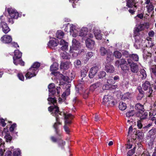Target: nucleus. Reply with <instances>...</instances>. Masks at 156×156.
<instances>
[{
  "instance_id": "39",
  "label": "nucleus",
  "mask_w": 156,
  "mask_h": 156,
  "mask_svg": "<svg viewBox=\"0 0 156 156\" xmlns=\"http://www.w3.org/2000/svg\"><path fill=\"white\" fill-rule=\"evenodd\" d=\"M136 112L133 110L130 111L126 113V115L127 117H132L135 115Z\"/></svg>"
},
{
  "instance_id": "31",
  "label": "nucleus",
  "mask_w": 156,
  "mask_h": 156,
  "mask_svg": "<svg viewBox=\"0 0 156 156\" xmlns=\"http://www.w3.org/2000/svg\"><path fill=\"white\" fill-rule=\"evenodd\" d=\"M69 64L68 62H62L60 65V69H66L69 68Z\"/></svg>"
},
{
  "instance_id": "14",
  "label": "nucleus",
  "mask_w": 156,
  "mask_h": 156,
  "mask_svg": "<svg viewBox=\"0 0 156 156\" xmlns=\"http://www.w3.org/2000/svg\"><path fill=\"white\" fill-rule=\"evenodd\" d=\"M121 67L122 70H126L128 69L127 63L126 60L124 58H122L120 59Z\"/></svg>"
},
{
  "instance_id": "10",
  "label": "nucleus",
  "mask_w": 156,
  "mask_h": 156,
  "mask_svg": "<svg viewBox=\"0 0 156 156\" xmlns=\"http://www.w3.org/2000/svg\"><path fill=\"white\" fill-rule=\"evenodd\" d=\"M156 133V129L154 128L150 130L148 135L147 139H150L151 142H152L155 138V135Z\"/></svg>"
},
{
  "instance_id": "16",
  "label": "nucleus",
  "mask_w": 156,
  "mask_h": 156,
  "mask_svg": "<svg viewBox=\"0 0 156 156\" xmlns=\"http://www.w3.org/2000/svg\"><path fill=\"white\" fill-rule=\"evenodd\" d=\"M8 132V130L7 129L4 128V129L2 132V134L5 135L4 137L7 142H10L12 140V137L8 133H6Z\"/></svg>"
},
{
  "instance_id": "38",
  "label": "nucleus",
  "mask_w": 156,
  "mask_h": 156,
  "mask_svg": "<svg viewBox=\"0 0 156 156\" xmlns=\"http://www.w3.org/2000/svg\"><path fill=\"white\" fill-rule=\"evenodd\" d=\"M127 107V106L126 103L121 102L119 105V109L121 110H124Z\"/></svg>"
},
{
  "instance_id": "30",
  "label": "nucleus",
  "mask_w": 156,
  "mask_h": 156,
  "mask_svg": "<svg viewBox=\"0 0 156 156\" xmlns=\"http://www.w3.org/2000/svg\"><path fill=\"white\" fill-rule=\"evenodd\" d=\"M109 51H110L109 50H106L104 47H101L100 50V52L101 56H104L106 54H107Z\"/></svg>"
},
{
  "instance_id": "35",
  "label": "nucleus",
  "mask_w": 156,
  "mask_h": 156,
  "mask_svg": "<svg viewBox=\"0 0 156 156\" xmlns=\"http://www.w3.org/2000/svg\"><path fill=\"white\" fill-rule=\"evenodd\" d=\"M140 76L142 80L144 79L147 77V74L145 71L143 69L140 70Z\"/></svg>"
},
{
  "instance_id": "24",
  "label": "nucleus",
  "mask_w": 156,
  "mask_h": 156,
  "mask_svg": "<svg viewBox=\"0 0 156 156\" xmlns=\"http://www.w3.org/2000/svg\"><path fill=\"white\" fill-rule=\"evenodd\" d=\"M94 34L96 39L101 40L102 38V34L101 33L100 31L97 29H95L94 31Z\"/></svg>"
},
{
  "instance_id": "46",
  "label": "nucleus",
  "mask_w": 156,
  "mask_h": 156,
  "mask_svg": "<svg viewBox=\"0 0 156 156\" xmlns=\"http://www.w3.org/2000/svg\"><path fill=\"white\" fill-rule=\"evenodd\" d=\"M141 113H140L139 116L141 119H145L147 116V112H144L143 113H141L142 115H141Z\"/></svg>"
},
{
  "instance_id": "52",
  "label": "nucleus",
  "mask_w": 156,
  "mask_h": 156,
  "mask_svg": "<svg viewBox=\"0 0 156 156\" xmlns=\"http://www.w3.org/2000/svg\"><path fill=\"white\" fill-rule=\"evenodd\" d=\"M135 135L137 136L138 138L142 139L143 138L144 134L141 132H138L137 133V132H136Z\"/></svg>"
},
{
  "instance_id": "13",
  "label": "nucleus",
  "mask_w": 156,
  "mask_h": 156,
  "mask_svg": "<svg viewBox=\"0 0 156 156\" xmlns=\"http://www.w3.org/2000/svg\"><path fill=\"white\" fill-rule=\"evenodd\" d=\"M87 47L91 49L95 47V42L90 38H88L86 41Z\"/></svg>"
},
{
  "instance_id": "56",
  "label": "nucleus",
  "mask_w": 156,
  "mask_h": 156,
  "mask_svg": "<svg viewBox=\"0 0 156 156\" xmlns=\"http://www.w3.org/2000/svg\"><path fill=\"white\" fill-rule=\"evenodd\" d=\"M17 76L20 80L22 81H23L24 80V77L22 73H18Z\"/></svg>"
},
{
  "instance_id": "57",
  "label": "nucleus",
  "mask_w": 156,
  "mask_h": 156,
  "mask_svg": "<svg viewBox=\"0 0 156 156\" xmlns=\"http://www.w3.org/2000/svg\"><path fill=\"white\" fill-rule=\"evenodd\" d=\"M61 77L64 81L66 82H69L68 80H69V78L67 76H65L62 75H61Z\"/></svg>"
},
{
  "instance_id": "48",
  "label": "nucleus",
  "mask_w": 156,
  "mask_h": 156,
  "mask_svg": "<svg viewBox=\"0 0 156 156\" xmlns=\"http://www.w3.org/2000/svg\"><path fill=\"white\" fill-rule=\"evenodd\" d=\"M136 148V147H134L133 149L129 150L127 153V156H131L135 152V150Z\"/></svg>"
},
{
  "instance_id": "36",
  "label": "nucleus",
  "mask_w": 156,
  "mask_h": 156,
  "mask_svg": "<svg viewBox=\"0 0 156 156\" xmlns=\"http://www.w3.org/2000/svg\"><path fill=\"white\" fill-rule=\"evenodd\" d=\"M58 64L57 63H54L50 67V70L51 71L57 70L58 68Z\"/></svg>"
},
{
  "instance_id": "49",
  "label": "nucleus",
  "mask_w": 156,
  "mask_h": 156,
  "mask_svg": "<svg viewBox=\"0 0 156 156\" xmlns=\"http://www.w3.org/2000/svg\"><path fill=\"white\" fill-rule=\"evenodd\" d=\"M88 71L87 69H83L81 71V76L83 77H85L86 75V73Z\"/></svg>"
},
{
  "instance_id": "50",
  "label": "nucleus",
  "mask_w": 156,
  "mask_h": 156,
  "mask_svg": "<svg viewBox=\"0 0 156 156\" xmlns=\"http://www.w3.org/2000/svg\"><path fill=\"white\" fill-rule=\"evenodd\" d=\"M106 74V73L105 72H101L98 75V77L100 79L102 78L105 76Z\"/></svg>"
},
{
  "instance_id": "1",
  "label": "nucleus",
  "mask_w": 156,
  "mask_h": 156,
  "mask_svg": "<svg viewBox=\"0 0 156 156\" xmlns=\"http://www.w3.org/2000/svg\"><path fill=\"white\" fill-rule=\"evenodd\" d=\"M48 100L49 102L53 103L54 104V106H51L48 107V111L50 112H52V114L55 117L56 122L54 125V127L57 132V125L61 124L59 122V115H62L64 117L66 120L65 121V125L64 126V128L66 132L67 133H69L70 132L68 128L67 124H69L71 123V120L73 118V116L70 114H65L62 112H61L59 111L58 107L55 105V103L56 102V100L51 98H49Z\"/></svg>"
},
{
  "instance_id": "45",
  "label": "nucleus",
  "mask_w": 156,
  "mask_h": 156,
  "mask_svg": "<svg viewBox=\"0 0 156 156\" xmlns=\"http://www.w3.org/2000/svg\"><path fill=\"white\" fill-rule=\"evenodd\" d=\"M20 154V151L19 149H17L13 152V156H19Z\"/></svg>"
},
{
  "instance_id": "8",
  "label": "nucleus",
  "mask_w": 156,
  "mask_h": 156,
  "mask_svg": "<svg viewBox=\"0 0 156 156\" xmlns=\"http://www.w3.org/2000/svg\"><path fill=\"white\" fill-rule=\"evenodd\" d=\"M9 16L12 18L17 19L19 16V14L14 9L9 8L7 9Z\"/></svg>"
},
{
  "instance_id": "23",
  "label": "nucleus",
  "mask_w": 156,
  "mask_h": 156,
  "mask_svg": "<svg viewBox=\"0 0 156 156\" xmlns=\"http://www.w3.org/2000/svg\"><path fill=\"white\" fill-rule=\"evenodd\" d=\"M87 33V29L86 27L82 28L81 29L79 33V36L82 37H86Z\"/></svg>"
},
{
  "instance_id": "19",
  "label": "nucleus",
  "mask_w": 156,
  "mask_h": 156,
  "mask_svg": "<svg viewBox=\"0 0 156 156\" xmlns=\"http://www.w3.org/2000/svg\"><path fill=\"white\" fill-rule=\"evenodd\" d=\"M55 40H52L49 41L48 44V47L51 48H53L57 46L58 43V41L54 38Z\"/></svg>"
},
{
  "instance_id": "51",
  "label": "nucleus",
  "mask_w": 156,
  "mask_h": 156,
  "mask_svg": "<svg viewBox=\"0 0 156 156\" xmlns=\"http://www.w3.org/2000/svg\"><path fill=\"white\" fill-rule=\"evenodd\" d=\"M148 44H146V46L151 48V49H152V47L154 46V44L152 41H150L147 42Z\"/></svg>"
},
{
  "instance_id": "3",
  "label": "nucleus",
  "mask_w": 156,
  "mask_h": 156,
  "mask_svg": "<svg viewBox=\"0 0 156 156\" xmlns=\"http://www.w3.org/2000/svg\"><path fill=\"white\" fill-rule=\"evenodd\" d=\"M40 66V63L36 62L34 63L28 70V72L25 75L27 79L31 78L36 75L38 71V68Z\"/></svg>"
},
{
  "instance_id": "11",
  "label": "nucleus",
  "mask_w": 156,
  "mask_h": 156,
  "mask_svg": "<svg viewBox=\"0 0 156 156\" xmlns=\"http://www.w3.org/2000/svg\"><path fill=\"white\" fill-rule=\"evenodd\" d=\"M22 56V53L19 50H16L14 51V55L13 57V63L16 65H18V63L16 61L21 58Z\"/></svg>"
},
{
  "instance_id": "9",
  "label": "nucleus",
  "mask_w": 156,
  "mask_h": 156,
  "mask_svg": "<svg viewBox=\"0 0 156 156\" xmlns=\"http://www.w3.org/2000/svg\"><path fill=\"white\" fill-rule=\"evenodd\" d=\"M135 42L134 44V46L136 49H139L141 48L142 46L143 40L140 38L137 34L135 35Z\"/></svg>"
},
{
  "instance_id": "44",
  "label": "nucleus",
  "mask_w": 156,
  "mask_h": 156,
  "mask_svg": "<svg viewBox=\"0 0 156 156\" xmlns=\"http://www.w3.org/2000/svg\"><path fill=\"white\" fill-rule=\"evenodd\" d=\"M151 71L156 77V66H152L151 68Z\"/></svg>"
},
{
  "instance_id": "28",
  "label": "nucleus",
  "mask_w": 156,
  "mask_h": 156,
  "mask_svg": "<svg viewBox=\"0 0 156 156\" xmlns=\"http://www.w3.org/2000/svg\"><path fill=\"white\" fill-rule=\"evenodd\" d=\"M105 69L107 72L108 73H113L115 70L114 66L111 65L106 66Z\"/></svg>"
},
{
  "instance_id": "29",
  "label": "nucleus",
  "mask_w": 156,
  "mask_h": 156,
  "mask_svg": "<svg viewBox=\"0 0 156 156\" xmlns=\"http://www.w3.org/2000/svg\"><path fill=\"white\" fill-rule=\"evenodd\" d=\"M117 85H105L103 87V88L106 90L108 89H115L117 87Z\"/></svg>"
},
{
  "instance_id": "6",
  "label": "nucleus",
  "mask_w": 156,
  "mask_h": 156,
  "mask_svg": "<svg viewBox=\"0 0 156 156\" xmlns=\"http://www.w3.org/2000/svg\"><path fill=\"white\" fill-rule=\"evenodd\" d=\"M128 64L129 65L131 71L133 73H136L139 70L138 66L135 63L132 62L130 59L127 60Z\"/></svg>"
},
{
  "instance_id": "63",
  "label": "nucleus",
  "mask_w": 156,
  "mask_h": 156,
  "mask_svg": "<svg viewBox=\"0 0 156 156\" xmlns=\"http://www.w3.org/2000/svg\"><path fill=\"white\" fill-rule=\"evenodd\" d=\"M7 18L8 20V22L9 23H11L12 24H13L14 23V21L13 20V19H14V18H12V17H10V18L9 16H8Z\"/></svg>"
},
{
  "instance_id": "55",
  "label": "nucleus",
  "mask_w": 156,
  "mask_h": 156,
  "mask_svg": "<svg viewBox=\"0 0 156 156\" xmlns=\"http://www.w3.org/2000/svg\"><path fill=\"white\" fill-rule=\"evenodd\" d=\"M68 47V44H66L62 46L61 49L62 50V52L65 51L67 49Z\"/></svg>"
},
{
  "instance_id": "42",
  "label": "nucleus",
  "mask_w": 156,
  "mask_h": 156,
  "mask_svg": "<svg viewBox=\"0 0 156 156\" xmlns=\"http://www.w3.org/2000/svg\"><path fill=\"white\" fill-rule=\"evenodd\" d=\"M153 50L151 51V52H149L147 50H144L143 51V53H144V56H147L148 57H150L151 56V54L152 52H153L154 51H153Z\"/></svg>"
},
{
  "instance_id": "37",
  "label": "nucleus",
  "mask_w": 156,
  "mask_h": 156,
  "mask_svg": "<svg viewBox=\"0 0 156 156\" xmlns=\"http://www.w3.org/2000/svg\"><path fill=\"white\" fill-rule=\"evenodd\" d=\"M131 94L130 93L128 92L122 95V98L124 100L129 99L131 97Z\"/></svg>"
},
{
  "instance_id": "17",
  "label": "nucleus",
  "mask_w": 156,
  "mask_h": 156,
  "mask_svg": "<svg viewBox=\"0 0 156 156\" xmlns=\"http://www.w3.org/2000/svg\"><path fill=\"white\" fill-rule=\"evenodd\" d=\"M71 87L70 84H68L66 85L65 87L66 89L65 92L63 93L62 96L63 98L65 99L66 97L68 96L70 94V89Z\"/></svg>"
},
{
  "instance_id": "7",
  "label": "nucleus",
  "mask_w": 156,
  "mask_h": 156,
  "mask_svg": "<svg viewBox=\"0 0 156 156\" xmlns=\"http://www.w3.org/2000/svg\"><path fill=\"white\" fill-rule=\"evenodd\" d=\"M102 104L104 105L107 104L114 105V102L113 101V98L110 95H108L104 96L103 99Z\"/></svg>"
},
{
  "instance_id": "61",
  "label": "nucleus",
  "mask_w": 156,
  "mask_h": 156,
  "mask_svg": "<svg viewBox=\"0 0 156 156\" xmlns=\"http://www.w3.org/2000/svg\"><path fill=\"white\" fill-rule=\"evenodd\" d=\"M0 123L3 127L5 126L6 125V123L5 122V120L2 119H0Z\"/></svg>"
},
{
  "instance_id": "22",
  "label": "nucleus",
  "mask_w": 156,
  "mask_h": 156,
  "mask_svg": "<svg viewBox=\"0 0 156 156\" xmlns=\"http://www.w3.org/2000/svg\"><path fill=\"white\" fill-rule=\"evenodd\" d=\"M49 91L51 94H54L56 92V88L54 83H51L48 86Z\"/></svg>"
},
{
  "instance_id": "26",
  "label": "nucleus",
  "mask_w": 156,
  "mask_h": 156,
  "mask_svg": "<svg viewBox=\"0 0 156 156\" xmlns=\"http://www.w3.org/2000/svg\"><path fill=\"white\" fill-rule=\"evenodd\" d=\"M60 56L64 59H69L71 58L70 55L66 51L61 52Z\"/></svg>"
},
{
  "instance_id": "47",
  "label": "nucleus",
  "mask_w": 156,
  "mask_h": 156,
  "mask_svg": "<svg viewBox=\"0 0 156 156\" xmlns=\"http://www.w3.org/2000/svg\"><path fill=\"white\" fill-rule=\"evenodd\" d=\"M149 115L150 116L155 115H156V110L154 108L153 109L152 108L151 109V110L149 112Z\"/></svg>"
},
{
  "instance_id": "60",
  "label": "nucleus",
  "mask_w": 156,
  "mask_h": 156,
  "mask_svg": "<svg viewBox=\"0 0 156 156\" xmlns=\"http://www.w3.org/2000/svg\"><path fill=\"white\" fill-rule=\"evenodd\" d=\"M120 63V59L117 60L115 61V65L118 67H119L120 66L121 67Z\"/></svg>"
},
{
  "instance_id": "21",
  "label": "nucleus",
  "mask_w": 156,
  "mask_h": 156,
  "mask_svg": "<svg viewBox=\"0 0 156 156\" xmlns=\"http://www.w3.org/2000/svg\"><path fill=\"white\" fill-rule=\"evenodd\" d=\"M114 59V56L111 51H109L107 55L106 62L107 63H110Z\"/></svg>"
},
{
  "instance_id": "2",
  "label": "nucleus",
  "mask_w": 156,
  "mask_h": 156,
  "mask_svg": "<svg viewBox=\"0 0 156 156\" xmlns=\"http://www.w3.org/2000/svg\"><path fill=\"white\" fill-rule=\"evenodd\" d=\"M81 45L79 41L75 39L72 40V47L70 48V53H73L72 55L74 57H76L78 54H80L83 51L81 49Z\"/></svg>"
},
{
  "instance_id": "40",
  "label": "nucleus",
  "mask_w": 156,
  "mask_h": 156,
  "mask_svg": "<svg viewBox=\"0 0 156 156\" xmlns=\"http://www.w3.org/2000/svg\"><path fill=\"white\" fill-rule=\"evenodd\" d=\"M107 83L108 85H111L115 83V81L114 80L112 77H109L107 79Z\"/></svg>"
},
{
  "instance_id": "41",
  "label": "nucleus",
  "mask_w": 156,
  "mask_h": 156,
  "mask_svg": "<svg viewBox=\"0 0 156 156\" xmlns=\"http://www.w3.org/2000/svg\"><path fill=\"white\" fill-rule=\"evenodd\" d=\"M114 55L115 58H121L122 56L121 53L118 51H116L114 52Z\"/></svg>"
},
{
  "instance_id": "53",
  "label": "nucleus",
  "mask_w": 156,
  "mask_h": 156,
  "mask_svg": "<svg viewBox=\"0 0 156 156\" xmlns=\"http://www.w3.org/2000/svg\"><path fill=\"white\" fill-rule=\"evenodd\" d=\"M74 65L76 67H79L81 64V62L79 60H77L74 62Z\"/></svg>"
},
{
  "instance_id": "20",
  "label": "nucleus",
  "mask_w": 156,
  "mask_h": 156,
  "mask_svg": "<svg viewBox=\"0 0 156 156\" xmlns=\"http://www.w3.org/2000/svg\"><path fill=\"white\" fill-rule=\"evenodd\" d=\"M98 70V68L97 67H93L90 69L89 76L90 78H93L95 75Z\"/></svg>"
},
{
  "instance_id": "43",
  "label": "nucleus",
  "mask_w": 156,
  "mask_h": 156,
  "mask_svg": "<svg viewBox=\"0 0 156 156\" xmlns=\"http://www.w3.org/2000/svg\"><path fill=\"white\" fill-rule=\"evenodd\" d=\"M147 10L148 12H151L154 9L153 6L152 4L150 3L146 6Z\"/></svg>"
},
{
  "instance_id": "12",
  "label": "nucleus",
  "mask_w": 156,
  "mask_h": 156,
  "mask_svg": "<svg viewBox=\"0 0 156 156\" xmlns=\"http://www.w3.org/2000/svg\"><path fill=\"white\" fill-rule=\"evenodd\" d=\"M70 26V31L69 32L70 34L73 37H76L77 36V31L75 29V27L73 24H69V23L67 24V27L69 25Z\"/></svg>"
},
{
  "instance_id": "18",
  "label": "nucleus",
  "mask_w": 156,
  "mask_h": 156,
  "mask_svg": "<svg viewBox=\"0 0 156 156\" xmlns=\"http://www.w3.org/2000/svg\"><path fill=\"white\" fill-rule=\"evenodd\" d=\"M138 2L137 0H128L127 2V6L129 8H132L134 6L136 8L137 5H136Z\"/></svg>"
},
{
  "instance_id": "58",
  "label": "nucleus",
  "mask_w": 156,
  "mask_h": 156,
  "mask_svg": "<svg viewBox=\"0 0 156 156\" xmlns=\"http://www.w3.org/2000/svg\"><path fill=\"white\" fill-rule=\"evenodd\" d=\"M89 93V90L87 89L86 90L84 93V94H83V97L84 98H87V97L88 94Z\"/></svg>"
},
{
  "instance_id": "5",
  "label": "nucleus",
  "mask_w": 156,
  "mask_h": 156,
  "mask_svg": "<svg viewBox=\"0 0 156 156\" xmlns=\"http://www.w3.org/2000/svg\"><path fill=\"white\" fill-rule=\"evenodd\" d=\"M0 19L1 20L0 26L2 28V31L5 33L6 34L10 31V29L8 26L7 23L4 22L5 20L3 16L0 17Z\"/></svg>"
},
{
  "instance_id": "33",
  "label": "nucleus",
  "mask_w": 156,
  "mask_h": 156,
  "mask_svg": "<svg viewBox=\"0 0 156 156\" xmlns=\"http://www.w3.org/2000/svg\"><path fill=\"white\" fill-rule=\"evenodd\" d=\"M64 33L61 30H58L57 31L56 34V37L59 39H62L63 37Z\"/></svg>"
},
{
  "instance_id": "4",
  "label": "nucleus",
  "mask_w": 156,
  "mask_h": 156,
  "mask_svg": "<svg viewBox=\"0 0 156 156\" xmlns=\"http://www.w3.org/2000/svg\"><path fill=\"white\" fill-rule=\"evenodd\" d=\"M142 88L145 91H147L146 93L147 96L151 97L154 95V93L152 89L150 83L148 81L143 82L142 84Z\"/></svg>"
},
{
  "instance_id": "34",
  "label": "nucleus",
  "mask_w": 156,
  "mask_h": 156,
  "mask_svg": "<svg viewBox=\"0 0 156 156\" xmlns=\"http://www.w3.org/2000/svg\"><path fill=\"white\" fill-rule=\"evenodd\" d=\"M101 84L99 83H97L93 84L90 87V90L92 91H94L97 87L101 86Z\"/></svg>"
},
{
  "instance_id": "25",
  "label": "nucleus",
  "mask_w": 156,
  "mask_h": 156,
  "mask_svg": "<svg viewBox=\"0 0 156 156\" xmlns=\"http://www.w3.org/2000/svg\"><path fill=\"white\" fill-rule=\"evenodd\" d=\"M144 28V24H142L139 25L135 29L134 32V34L135 35L137 34L138 35L137 33L142 30H143Z\"/></svg>"
},
{
  "instance_id": "15",
  "label": "nucleus",
  "mask_w": 156,
  "mask_h": 156,
  "mask_svg": "<svg viewBox=\"0 0 156 156\" xmlns=\"http://www.w3.org/2000/svg\"><path fill=\"white\" fill-rule=\"evenodd\" d=\"M1 40L3 43H8L12 41V38L11 36L6 35L2 37Z\"/></svg>"
},
{
  "instance_id": "27",
  "label": "nucleus",
  "mask_w": 156,
  "mask_h": 156,
  "mask_svg": "<svg viewBox=\"0 0 156 156\" xmlns=\"http://www.w3.org/2000/svg\"><path fill=\"white\" fill-rule=\"evenodd\" d=\"M135 108L136 110H138L140 113H141V111L144 112V108L143 105L139 103H137L136 105Z\"/></svg>"
},
{
  "instance_id": "64",
  "label": "nucleus",
  "mask_w": 156,
  "mask_h": 156,
  "mask_svg": "<svg viewBox=\"0 0 156 156\" xmlns=\"http://www.w3.org/2000/svg\"><path fill=\"white\" fill-rule=\"evenodd\" d=\"M16 126V124H12L10 127V130L11 131H13L14 130V128Z\"/></svg>"
},
{
  "instance_id": "59",
  "label": "nucleus",
  "mask_w": 156,
  "mask_h": 156,
  "mask_svg": "<svg viewBox=\"0 0 156 156\" xmlns=\"http://www.w3.org/2000/svg\"><path fill=\"white\" fill-rule=\"evenodd\" d=\"M1 148L3 149L4 148V142L3 141L2 139L0 138V149Z\"/></svg>"
},
{
  "instance_id": "32",
  "label": "nucleus",
  "mask_w": 156,
  "mask_h": 156,
  "mask_svg": "<svg viewBox=\"0 0 156 156\" xmlns=\"http://www.w3.org/2000/svg\"><path fill=\"white\" fill-rule=\"evenodd\" d=\"M129 57L130 58L129 59H132L133 61H137L139 59V57L138 55L136 54H132L129 55Z\"/></svg>"
},
{
  "instance_id": "62",
  "label": "nucleus",
  "mask_w": 156,
  "mask_h": 156,
  "mask_svg": "<svg viewBox=\"0 0 156 156\" xmlns=\"http://www.w3.org/2000/svg\"><path fill=\"white\" fill-rule=\"evenodd\" d=\"M66 44H68V43L66 42L64 40L62 39L61 40L59 43V44L61 45H64Z\"/></svg>"
},
{
  "instance_id": "54",
  "label": "nucleus",
  "mask_w": 156,
  "mask_h": 156,
  "mask_svg": "<svg viewBox=\"0 0 156 156\" xmlns=\"http://www.w3.org/2000/svg\"><path fill=\"white\" fill-rule=\"evenodd\" d=\"M86 60H88L93 55V53L92 52H89L87 53L86 55Z\"/></svg>"
}]
</instances>
